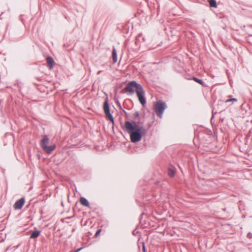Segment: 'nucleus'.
Segmentation results:
<instances>
[{"mask_svg": "<svg viewBox=\"0 0 252 252\" xmlns=\"http://www.w3.org/2000/svg\"><path fill=\"white\" fill-rule=\"evenodd\" d=\"M112 59L114 63H115L117 62V54L116 50L115 47H113L112 50Z\"/></svg>", "mask_w": 252, "mask_h": 252, "instance_id": "11", "label": "nucleus"}, {"mask_svg": "<svg viewBox=\"0 0 252 252\" xmlns=\"http://www.w3.org/2000/svg\"><path fill=\"white\" fill-rule=\"evenodd\" d=\"M168 174L171 177H173L175 174V171L173 169L169 168L168 170Z\"/></svg>", "mask_w": 252, "mask_h": 252, "instance_id": "15", "label": "nucleus"}, {"mask_svg": "<svg viewBox=\"0 0 252 252\" xmlns=\"http://www.w3.org/2000/svg\"><path fill=\"white\" fill-rule=\"evenodd\" d=\"M49 142V139L47 135H44L41 140L40 146L42 149L43 150L45 147L48 146Z\"/></svg>", "mask_w": 252, "mask_h": 252, "instance_id": "6", "label": "nucleus"}, {"mask_svg": "<svg viewBox=\"0 0 252 252\" xmlns=\"http://www.w3.org/2000/svg\"><path fill=\"white\" fill-rule=\"evenodd\" d=\"M116 103L120 107H121V104L118 100H117Z\"/></svg>", "mask_w": 252, "mask_h": 252, "instance_id": "21", "label": "nucleus"}, {"mask_svg": "<svg viewBox=\"0 0 252 252\" xmlns=\"http://www.w3.org/2000/svg\"><path fill=\"white\" fill-rule=\"evenodd\" d=\"M101 229L97 230V231L96 232L95 235H94V237H97L99 235V234L101 232Z\"/></svg>", "mask_w": 252, "mask_h": 252, "instance_id": "19", "label": "nucleus"}, {"mask_svg": "<svg viewBox=\"0 0 252 252\" xmlns=\"http://www.w3.org/2000/svg\"><path fill=\"white\" fill-rule=\"evenodd\" d=\"M143 250L144 252H145V246H144V244L143 245Z\"/></svg>", "mask_w": 252, "mask_h": 252, "instance_id": "22", "label": "nucleus"}, {"mask_svg": "<svg viewBox=\"0 0 252 252\" xmlns=\"http://www.w3.org/2000/svg\"><path fill=\"white\" fill-rule=\"evenodd\" d=\"M25 202V199L24 197H22L16 201L13 207L15 209H21L23 206Z\"/></svg>", "mask_w": 252, "mask_h": 252, "instance_id": "5", "label": "nucleus"}, {"mask_svg": "<svg viewBox=\"0 0 252 252\" xmlns=\"http://www.w3.org/2000/svg\"><path fill=\"white\" fill-rule=\"evenodd\" d=\"M47 63L49 66L50 69H52L53 67L55 62L51 57H48L46 59Z\"/></svg>", "mask_w": 252, "mask_h": 252, "instance_id": "9", "label": "nucleus"}, {"mask_svg": "<svg viewBox=\"0 0 252 252\" xmlns=\"http://www.w3.org/2000/svg\"><path fill=\"white\" fill-rule=\"evenodd\" d=\"M136 93L139 102L144 106L146 104V99L144 96L145 91L143 87L140 88L139 90H136Z\"/></svg>", "mask_w": 252, "mask_h": 252, "instance_id": "4", "label": "nucleus"}, {"mask_svg": "<svg viewBox=\"0 0 252 252\" xmlns=\"http://www.w3.org/2000/svg\"><path fill=\"white\" fill-rule=\"evenodd\" d=\"M101 71H98V72H97V74H99L100 72H101Z\"/></svg>", "mask_w": 252, "mask_h": 252, "instance_id": "23", "label": "nucleus"}, {"mask_svg": "<svg viewBox=\"0 0 252 252\" xmlns=\"http://www.w3.org/2000/svg\"><path fill=\"white\" fill-rule=\"evenodd\" d=\"M40 234V231L35 230L32 232V234L30 236L31 239H34L38 237Z\"/></svg>", "mask_w": 252, "mask_h": 252, "instance_id": "12", "label": "nucleus"}, {"mask_svg": "<svg viewBox=\"0 0 252 252\" xmlns=\"http://www.w3.org/2000/svg\"><path fill=\"white\" fill-rule=\"evenodd\" d=\"M155 111L157 115L161 118L165 109L167 108L165 102L158 100L155 104Z\"/></svg>", "mask_w": 252, "mask_h": 252, "instance_id": "2", "label": "nucleus"}, {"mask_svg": "<svg viewBox=\"0 0 252 252\" xmlns=\"http://www.w3.org/2000/svg\"><path fill=\"white\" fill-rule=\"evenodd\" d=\"M56 145L55 144H53L50 146H47L45 147L43 149V151H45L47 154H51L56 148Z\"/></svg>", "mask_w": 252, "mask_h": 252, "instance_id": "8", "label": "nucleus"}, {"mask_svg": "<svg viewBox=\"0 0 252 252\" xmlns=\"http://www.w3.org/2000/svg\"><path fill=\"white\" fill-rule=\"evenodd\" d=\"M193 80L195 82H197L198 83H199V84L202 86H204V83L202 80L198 79L196 77H193Z\"/></svg>", "mask_w": 252, "mask_h": 252, "instance_id": "16", "label": "nucleus"}, {"mask_svg": "<svg viewBox=\"0 0 252 252\" xmlns=\"http://www.w3.org/2000/svg\"><path fill=\"white\" fill-rule=\"evenodd\" d=\"M81 204L86 207H90V204L88 200L84 197H81L80 199Z\"/></svg>", "mask_w": 252, "mask_h": 252, "instance_id": "10", "label": "nucleus"}, {"mask_svg": "<svg viewBox=\"0 0 252 252\" xmlns=\"http://www.w3.org/2000/svg\"><path fill=\"white\" fill-rule=\"evenodd\" d=\"M232 97L231 95H229L228 96V97L229 98V99L226 100L225 101V103H227L228 102H232V103H234V102H237L238 100L237 98H231Z\"/></svg>", "mask_w": 252, "mask_h": 252, "instance_id": "13", "label": "nucleus"}, {"mask_svg": "<svg viewBox=\"0 0 252 252\" xmlns=\"http://www.w3.org/2000/svg\"><path fill=\"white\" fill-rule=\"evenodd\" d=\"M122 128L125 131L129 134L130 140L133 143L140 141L146 131L143 127L139 126L138 124L134 121H126Z\"/></svg>", "mask_w": 252, "mask_h": 252, "instance_id": "1", "label": "nucleus"}, {"mask_svg": "<svg viewBox=\"0 0 252 252\" xmlns=\"http://www.w3.org/2000/svg\"><path fill=\"white\" fill-rule=\"evenodd\" d=\"M247 237L250 238V239H251L252 238V233H249L247 235Z\"/></svg>", "mask_w": 252, "mask_h": 252, "instance_id": "20", "label": "nucleus"}, {"mask_svg": "<svg viewBox=\"0 0 252 252\" xmlns=\"http://www.w3.org/2000/svg\"><path fill=\"white\" fill-rule=\"evenodd\" d=\"M209 2L211 7H217V4L216 0H209Z\"/></svg>", "mask_w": 252, "mask_h": 252, "instance_id": "14", "label": "nucleus"}, {"mask_svg": "<svg viewBox=\"0 0 252 252\" xmlns=\"http://www.w3.org/2000/svg\"><path fill=\"white\" fill-rule=\"evenodd\" d=\"M142 87V86L140 84L135 81H132L126 84L125 88V91L126 93L132 94L134 92V88H136V90H139Z\"/></svg>", "mask_w": 252, "mask_h": 252, "instance_id": "3", "label": "nucleus"}, {"mask_svg": "<svg viewBox=\"0 0 252 252\" xmlns=\"http://www.w3.org/2000/svg\"><path fill=\"white\" fill-rule=\"evenodd\" d=\"M139 116V113L138 111H136L133 114V119H136L137 117H138Z\"/></svg>", "mask_w": 252, "mask_h": 252, "instance_id": "18", "label": "nucleus"}, {"mask_svg": "<svg viewBox=\"0 0 252 252\" xmlns=\"http://www.w3.org/2000/svg\"><path fill=\"white\" fill-rule=\"evenodd\" d=\"M103 110L106 115V116L110 114V111L109 109V106L108 104V99H106L103 103Z\"/></svg>", "mask_w": 252, "mask_h": 252, "instance_id": "7", "label": "nucleus"}, {"mask_svg": "<svg viewBox=\"0 0 252 252\" xmlns=\"http://www.w3.org/2000/svg\"><path fill=\"white\" fill-rule=\"evenodd\" d=\"M110 120V121L113 123L114 124V118L112 116V115H111V114H109L108 115L106 116Z\"/></svg>", "mask_w": 252, "mask_h": 252, "instance_id": "17", "label": "nucleus"}]
</instances>
